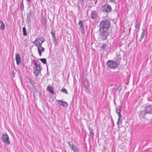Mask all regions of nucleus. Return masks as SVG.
<instances>
[{
  "mask_svg": "<svg viewBox=\"0 0 152 152\" xmlns=\"http://www.w3.org/2000/svg\"><path fill=\"white\" fill-rule=\"evenodd\" d=\"M110 21L107 20H104L101 21L100 23L99 26L100 28L107 30L110 26Z\"/></svg>",
  "mask_w": 152,
  "mask_h": 152,
  "instance_id": "f257e3e1",
  "label": "nucleus"
},
{
  "mask_svg": "<svg viewBox=\"0 0 152 152\" xmlns=\"http://www.w3.org/2000/svg\"><path fill=\"white\" fill-rule=\"evenodd\" d=\"M107 31V30L103 29V28H100L99 29L100 37L102 39L104 40L107 38V37L108 34V32Z\"/></svg>",
  "mask_w": 152,
  "mask_h": 152,
  "instance_id": "f03ea898",
  "label": "nucleus"
},
{
  "mask_svg": "<svg viewBox=\"0 0 152 152\" xmlns=\"http://www.w3.org/2000/svg\"><path fill=\"white\" fill-rule=\"evenodd\" d=\"M121 107L120 106H118L116 108V112L118 115V118L117 122V124L118 125L121 124L122 122V120H121Z\"/></svg>",
  "mask_w": 152,
  "mask_h": 152,
  "instance_id": "7ed1b4c3",
  "label": "nucleus"
},
{
  "mask_svg": "<svg viewBox=\"0 0 152 152\" xmlns=\"http://www.w3.org/2000/svg\"><path fill=\"white\" fill-rule=\"evenodd\" d=\"M2 141L4 142L6 145H9L10 142L9 140V137L7 133H4L2 135L1 138Z\"/></svg>",
  "mask_w": 152,
  "mask_h": 152,
  "instance_id": "20e7f679",
  "label": "nucleus"
},
{
  "mask_svg": "<svg viewBox=\"0 0 152 152\" xmlns=\"http://www.w3.org/2000/svg\"><path fill=\"white\" fill-rule=\"evenodd\" d=\"M144 109V110L147 114H152V104H145Z\"/></svg>",
  "mask_w": 152,
  "mask_h": 152,
  "instance_id": "39448f33",
  "label": "nucleus"
},
{
  "mask_svg": "<svg viewBox=\"0 0 152 152\" xmlns=\"http://www.w3.org/2000/svg\"><path fill=\"white\" fill-rule=\"evenodd\" d=\"M102 10L104 12H109L111 10V7L108 5H105L102 7Z\"/></svg>",
  "mask_w": 152,
  "mask_h": 152,
  "instance_id": "423d86ee",
  "label": "nucleus"
},
{
  "mask_svg": "<svg viewBox=\"0 0 152 152\" xmlns=\"http://www.w3.org/2000/svg\"><path fill=\"white\" fill-rule=\"evenodd\" d=\"M79 27V30L82 34L84 33V22L82 20H80L78 23Z\"/></svg>",
  "mask_w": 152,
  "mask_h": 152,
  "instance_id": "0eeeda50",
  "label": "nucleus"
},
{
  "mask_svg": "<svg viewBox=\"0 0 152 152\" xmlns=\"http://www.w3.org/2000/svg\"><path fill=\"white\" fill-rule=\"evenodd\" d=\"M42 69L41 66H38L35 67L33 69L34 72L36 75H39L40 74V72Z\"/></svg>",
  "mask_w": 152,
  "mask_h": 152,
  "instance_id": "6e6552de",
  "label": "nucleus"
},
{
  "mask_svg": "<svg viewBox=\"0 0 152 152\" xmlns=\"http://www.w3.org/2000/svg\"><path fill=\"white\" fill-rule=\"evenodd\" d=\"M107 65L108 67L110 69L114 68V61L109 60L107 62Z\"/></svg>",
  "mask_w": 152,
  "mask_h": 152,
  "instance_id": "1a4fd4ad",
  "label": "nucleus"
},
{
  "mask_svg": "<svg viewBox=\"0 0 152 152\" xmlns=\"http://www.w3.org/2000/svg\"><path fill=\"white\" fill-rule=\"evenodd\" d=\"M147 114L145 110H142L139 112V116L140 118L142 119V118L145 119V115Z\"/></svg>",
  "mask_w": 152,
  "mask_h": 152,
  "instance_id": "9d476101",
  "label": "nucleus"
},
{
  "mask_svg": "<svg viewBox=\"0 0 152 152\" xmlns=\"http://www.w3.org/2000/svg\"><path fill=\"white\" fill-rule=\"evenodd\" d=\"M57 101L58 103L60 106L65 107H67L68 104L66 102H64L62 100H57Z\"/></svg>",
  "mask_w": 152,
  "mask_h": 152,
  "instance_id": "9b49d317",
  "label": "nucleus"
},
{
  "mask_svg": "<svg viewBox=\"0 0 152 152\" xmlns=\"http://www.w3.org/2000/svg\"><path fill=\"white\" fill-rule=\"evenodd\" d=\"M34 15L33 12L31 10L29 13L27 15V19L28 21L30 20L31 18H33L34 16Z\"/></svg>",
  "mask_w": 152,
  "mask_h": 152,
  "instance_id": "f8f14e48",
  "label": "nucleus"
},
{
  "mask_svg": "<svg viewBox=\"0 0 152 152\" xmlns=\"http://www.w3.org/2000/svg\"><path fill=\"white\" fill-rule=\"evenodd\" d=\"M40 40V38H37L33 42V43L36 46H37V47L38 46H41L40 42L39 41Z\"/></svg>",
  "mask_w": 152,
  "mask_h": 152,
  "instance_id": "ddd939ff",
  "label": "nucleus"
},
{
  "mask_svg": "<svg viewBox=\"0 0 152 152\" xmlns=\"http://www.w3.org/2000/svg\"><path fill=\"white\" fill-rule=\"evenodd\" d=\"M70 147L71 149L74 151V152H78L79 150L78 149L77 146L73 144H72L70 145Z\"/></svg>",
  "mask_w": 152,
  "mask_h": 152,
  "instance_id": "4468645a",
  "label": "nucleus"
},
{
  "mask_svg": "<svg viewBox=\"0 0 152 152\" xmlns=\"http://www.w3.org/2000/svg\"><path fill=\"white\" fill-rule=\"evenodd\" d=\"M108 48V46L105 44H102L100 47V50L102 51H106Z\"/></svg>",
  "mask_w": 152,
  "mask_h": 152,
  "instance_id": "2eb2a0df",
  "label": "nucleus"
},
{
  "mask_svg": "<svg viewBox=\"0 0 152 152\" xmlns=\"http://www.w3.org/2000/svg\"><path fill=\"white\" fill-rule=\"evenodd\" d=\"M38 52L40 56H41L42 55V52H44L45 50L44 48L42 47L41 46H38L37 47Z\"/></svg>",
  "mask_w": 152,
  "mask_h": 152,
  "instance_id": "dca6fc26",
  "label": "nucleus"
},
{
  "mask_svg": "<svg viewBox=\"0 0 152 152\" xmlns=\"http://www.w3.org/2000/svg\"><path fill=\"white\" fill-rule=\"evenodd\" d=\"M15 60L17 64V65H19L21 61L20 56L19 54L18 53L16 54L15 56Z\"/></svg>",
  "mask_w": 152,
  "mask_h": 152,
  "instance_id": "f3484780",
  "label": "nucleus"
},
{
  "mask_svg": "<svg viewBox=\"0 0 152 152\" xmlns=\"http://www.w3.org/2000/svg\"><path fill=\"white\" fill-rule=\"evenodd\" d=\"M146 33L145 32V30L143 28L142 29V31L139 40L140 42L144 38Z\"/></svg>",
  "mask_w": 152,
  "mask_h": 152,
  "instance_id": "a211bd4d",
  "label": "nucleus"
},
{
  "mask_svg": "<svg viewBox=\"0 0 152 152\" xmlns=\"http://www.w3.org/2000/svg\"><path fill=\"white\" fill-rule=\"evenodd\" d=\"M120 59L119 58H117L115 59V68L117 67L120 64Z\"/></svg>",
  "mask_w": 152,
  "mask_h": 152,
  "instance_id": "6ab92c4d",
  "label": "nucleus"
},
{
  "mask_svg": "<svg viewBox=\"0 0 152 152\" xmlns=\"http://www.w3.org/2000/svg\"><path fill=\"white\" fill-rule=\"evenodd\" d=\"M121 88L120 84H119L118 85H116L115 87V89L116 91H118V92L120 91Z\"/></svg>",
  "mask_w": 152,
  "mask_h": 152,
  "instance_id": "aec40b11",
  "label": "nucleus"
},
{
  "mask_svg": "<svg viewBox=\"0 0 152 152\" xmlns=\"http://www.w3.org/2000/svg\"><path fill=\"white\" fill-rule=\"evenodd\" d=\"M47 90L50 93L52 94H53L54 93V91L53 89L51 86H48L47 88Z\"/></svg>",
  "mask_w": 152,
  "mask_h": 152,
  "instance_id": "412c9836",
  "label": "nucleus"
},
{
  "mask_svg": "<svg viewBox=\"0 0 152 152\" xmlns=\"http://www.w3.org/2000/svg\"><path fill=\"white\" fill-rule=\"evenodd\" d=\"M96 12L95 11H92L91 14V18H95L96 17Z\"/></svg>",
  "mask_w": 152,
  "mask_h": 152,
  "instance_id": "4be33fe9",
  "label": "nucleus"
},
{
  "mask_svg": "<svg viewBox=\"0 0 152 152\" xmlns=\"http://www.w3.org/2000/svg\"><path fill=\"white\" fill-rule=\"evenodd\" d=\"M0 23L1 24L0 28L1 30H3L5 29V24L2 21H0Z\"/></svg>",
  "mask_w": 152,
  "mask_h": 152,
  "instance_id": "5701e85b",
  "label": "nucleus"
},
{
  "mask_svg": "<svg viewBox=\"0 0 152 152\" xmlns=\"http://www.w3.org/2000/svg\"><path fill=\"white\" fill-rule=\"evenodd\" d=\"M23 34L24 36H26L27 35V32L26 30L25 27H24L23 28Z\"/></svg>",
  "mask_w": 152,
  "mask_h": 152,
  "instance_id": "b1692460",
  "label": "nucleus"
},
{
  "mask_svg": "<svg viewBox=\"0 0 152 152\" xmlns=\"http://www.w3.org/2000/svg\"><path fill=\"white\" fill-rule=\"evenodd\" d=\"M43 24L45 27L47 26V20L45 17L43 18Z\"/></svg>",
  "mask_w": 152,
  "mask_h": 152,
  "instance_id": "393cba45",
  "label": "nucleus"
},
{
  "mask_svg": "<svg viewBox=\"0 0 152 152\" xmlns=\"http://www.w3.org/2000/svg\"><path fill=\"white\" fill-rule=\"evenodd\" d=\"M20 10L21 11H22L24 9V5L23 3V1H22L20 5Z\"/></svg>",
  "mask_w": 152,
  "mask_h": 152,
  "instance_id": "a878e982",
  "label": "nucleus"
},
{
  "mask_svg": "<svg viewBox=\"0 0 152 152\" xmlns=\"http://www.w3.org/2000/svg\"><path fill=\"white\" fill-rule=\"evenodd\" d=\"M39 60L43 63L44 64H45L46 63V60L45 58H42L39 59Z\"/></svg>",
  "mask_w": 152,
  "mask_h": 152,
  "instance_id": "bb28decb",
  "label": "nucleus"
},
{
  "mask_svg": "<svg viewBox=\"0 0 152 152\" xmlns=\"http://www.w3.org/2000/svg\"><path fill=\"white\" fill-rule=\"evenodd\" d=\"M90 130L89 136L91 137H93L94 136V133L92 130L91 129H89Z\"/></svg>",
  "mask_w": 152,
  "mask_h": 152,
  "instance_id": "cd10ccee",
  "label": "nucleus"
},
{
  "mask_svg": "<svg viewBox=\"0 0 152 152\" xmlns=\"http://www.w3.org/2000/svg\"><path fill=\"white\" fill-rule=\"evenodd\" d=\"M140 25L137 23V22L136 21L135 23V27L136 28H137L138 29H139L140 27Z\"/></svg>",
  "mask_w": 152,
  "mask_h": 152,
  "instance_id": "c85d7f7f",
  "label": "nucleus"
},
{
  "mask_svg": "<svg viewBox=\"0 0 152 152\" xmlns=\"http://www.w3.org/2000/svg\"><path fill=\"white\" fill-rule=\"evenodd\" d=\"M148 101H152V95H151L148 96L147 98Z\"/></svg>",
  "mask_w": 152,
  "mask_h": 152,
  "instance_id": "c756f323",
  "label": "nucleus"
},
{
  "mask_svg": "<svg viewBox=\"0 0 152 152\" xmlns=\"http://www.w3.org/2000/svg\"><path fill=\"white\" fill-rule=\"evenodd\" d=\"M61 91L64 93L67 94V90L65 88L62 89Z\"/></svg>",
  "mask_w": 152,
  "mask_h": 152,
  "instance_id": "7c9ffc66",
  "label": "nucleus"
},
{
  "mask_svg": "<svg viewBox=\"0 0 152 152\" xmlns=\"http://www.w3.org/2000/svg\"><path fill=\"white\" fill-rule=\"evenodd\" d=\"M52 38L53 39V41H54L56 43V38L55 36H54L53 37H52Z\"/></svg>",
  "mask_w": 152,
  "mask_h": 152,
  "instance_id": "2f4dec72",
  "label": "nucleus"
},
{
  "mask_svg": "<svg viewBox=\"0 0 152 152\" xmlns=\"http://www.w3.org/2000/svg\"><path fill=\"white\" fill-rule=\"evenodd\" d=\"M51 34L52 35V37H53L54 36H55V32L53 31H52L51 32Z\"/></svg>",
  "mask_w": 152,
  "mask_h": 152,
  "instance_id": "473e14b6",
  "label": "nucleus"
},
{
  "mask_svg": "<svg viewBox=\"0 0 152 152\" xmlns=\"http://www.w3.org/2000/svg\"><path fill=\"white\" fill-rule=\"evenodd\" d=\"M34 64L36 66V67H37V66H41L39 65H38L36 62H34Z\"/></svg>",
  "mask_w": 152,
  "mask_h": 152,
  "instance_id": "72a5a7b5",
  "label": "nucleus"
},
{
  "mask_svg": "<svg viewBox=\"0 0 152 152\" xmlns=\"http://www.w3.org/2000/svg\"><path fill=\"white\" fill-rule=\"evenodd\" d=\"M44 40L43 39H42V40H41V42H40V44H41V45H42V44L43 42H44Z\"/></svg>",
  "mask_w": 152,
  "mask_h": 152,
  "instance_id": "f704fd0d",
  "label": "nucleus"
},
{
  "mask_svg": "<svg viewBox=\"0 0 152 152\" xmlns=\"http://www.w3.org/2000/svg\"><path fill=\"white\" fill-rule=\"evenodd\" d=\"M68 145H69V146L70 147V145H72V144H70V142H68Z\"/></svg>",
  "mask_w": 152,
  "mask_h": 152,
  "instance_id": "c9c22d12",
  "label": "nucleus"
},
{
  "mask_svg": "<svg viewBox=\"0 0 152 152\" xmlns=\"http://www.w3.org/2000/svg\"><path fill=\"white\" fill-rule=\"evenodd\" d=\"M131 28H129V33H130V31H131Z\"/></svg>",
  "mask_w": 152,
  "mask_h": 152,
  "instance_id": "e433bc0d",
  "label": "nucleus"
},
{
  "mask_svg": "<svg viewBox=\"0 0 152 152\" xmlns=\"http://www.w3.org/2000/svg\"><path fill=\"white\" fill-rule=\"evenodd\" d=\"M35 60L34 59V60L32 61V62H34H34H35Z\"/></svg>",
  "mask_w": 152,
  "mask_h": 152,
  "instance_id": "4c0bfd02",
  "label": "nucleus"
},
{
  "mask_svg": "<svg viewBox=\"0 0 152 152\" xmlns=\"http://www.w3.org/2000/svg\"><path fill=\"white\" fill-rule=\"evenodd\" d=\"M30 81L31 84H32V82L31 81V80H29Z\"/></svg>",
  "mask_w": 152,
  "mask_h": 152,
  "instance_id": "58836bf2",
  "label": "nucleus"
},
{
  "mask_svg": "<svg viewBox=\"0 0 152 152\" xmlns=\"http://www.w3.org/2000/svg\"><path fill=\"white\" fill-rule=\"evenodd\" d=\"M26 1L28 2H30L31 0H26Z\"/></svg>",
  "mask_w": 152,
  "mask_h": 152,
  "instance_id": "ea45409f",
  "label": "nucleus"
},
{
  "mask_svg": "<svg viewBox=\"0 0 152 152\" xmlns=\"http://www.w3.org/2000/svg\"><path fill=\"white\" fill-rule=\"evenodd\" d=\"M114 1V0H110L111 1H112L113 2Z\"/></svg>",
  "mask_w": 152,
  "mask_h": 152,
  "instance_id": "a19ab883",
  "label": "nucleus"
},
{
  "mask_svg": "<svg viewBox=\"0 0 152 152\" xmlns=\"http://www.w3.org/2000/svg\"><path fill=\"white\" fill-rule=\"evenodd\" d=\"M83 84L84 85H85V83L84 82H83Z\"/></svg>",
  "mask_w": 152,
  "mask_h": 152,
  "instance_id": "79ce46f5",
  "label": "nucleus"
},
{
  "mask_svg": "<svg viewBox=\"0 0 152 152\" xmlns=\"http://www.w3.org/2000/svg\"><path fill=\"white\" fill-rule=\"evenodd\" d=\"M114 103H115V102H114Z\"/></svg>",
  "mask_w": 152,
  "mask_h": 152,
  "instance_id": "37998d69",
  "label": "nucleus"
}]
</instances>
